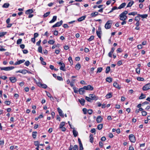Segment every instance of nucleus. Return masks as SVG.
<instances>
[{"label":"nucleus","mask_w":150,"mask_h":150,"mask_svg":"<svg viewBox=\"0 0 150 150\" xmlns=\"http://www.w3.org/2000/svg\"><path fill=\"white\" fill-rule=\"evenodd\" d=\"M128 13L127 11H125L119 15L120 19L121 21H125L127 18V16H126Z\"/></svg>","instance_id":"1"},{"label":"nucleus","mask_w":150,"mask_h":150,"mask_svg":"<svg viewBox=\"0 0 150 150\" xmlns=\"http://www.w3.org/2000/svg\"><path fill=\"white\" fill-rule=\"evenodd\" d=\"M112 24V20H109L108 21L105 25V28L107 29L110 28L111 27Z\"/></svg>","instance_id":"2"},{"label":"nucleus","mask_w":150,"mask_h":150,"mask_svg":"<svg viewBox=\"0 0 150 150\" xmlns=\"http://www.w3.org/2000/svg\"><path fill=\"white\" fill-rule=\"evenodd\" d=\"M14 68V67H0V69L1 70H4L5 71H8L11 70Z\"/></svg>","instance_id":"3"},{"label":"nucleus","mask_w":150,"mask_h":150,"mask_svg":"<svg viewBox=\"0 0 150 150\" xmlns=\"http://www.w3.org/2000/svg\"><path fill=\"white\" fill-rule=\"evenodd\" d=\"M57 63L61 65V67L60 68V69L61 70H62L63 71H66L65 69H64L65 67V65L63 63L58 62H57Z\"/></svg>","instance_id":"4"},{"label":"nucleus","mask_w":150,"mask_h":150,"mask_svg":"<svg viewBox=\"0 0 150 150\" xmlns=\"http://www.w3.org/2000/svg\"><path fill=\"white\" fill-rule=\"evenodd\" d=\"M129 139L132 142H134L135 141V137L133 134H130L129 136Z\"/></svg>","instance_id":"5"},{"label":"nucleus","mask_w":150,"mask_h":150,"mask_svg":"<svg viewBox=\"0 0 150 150\" xmlns=\"http://www.w3.org/2000/svg\"><path fill=\"white\" fill-rule=\"evenodd\" d=\"M84 88L86 90L92 91L93 90V86L90 85H88L87 86H84Z\"/></svg>","instance_id":"6"},{"label":"nucleus","mask_w":150,"mask_h":150,"mask_svg":"<svg viewBox=\"0 0 150 150\" xmlns=\"http://www.w3.org/2000/svg\"><path fill=\"white\" fill-rule=\"evenodd\" d=\"M63 21L62 20H61L59 22H57L54 25H53L52 27V28H55L56 27H59L61 25Z\"/></svg>","instance_id":"7"},{"label":"nucleus","mask_w":150,"mask_h":150,"mask_svg":"<svg viewBox=\"0 0 150 150\" xmlns=\"http://www.w3.org/2000/svg\"><path fill=\"white\" fill-rule=\"evenodd\" d=\"M150 89V83H148L144 86L142 89L144 91H146Z\"/></svg>","instance_id":"8"},{"label":"nucleus","mask_w":150,"mask_h":150,"mask_svg":"<svg viewBox=\"0 0 150 150\" xmlns=\"http://www.w3.org/2000/svg\"><path fill=\"white\" fill-rule=\"evenodd\" d=\"M89 96L91 98L92 100H96L98 99V97L94 94H90L89 95Z\"/></svg>","instance_id":"9"},{"label":"nucleus","mask_w":150,"mask_h":150,"mask_svg":"<svg viewBox=\"0 0 150 150\" xmlns=\"http://www.w3.org/2000/svg\"><path fill=\"white\" fill-rule=\"evenodd\" d=\"M57 110L59 112V115L60 116L62 117H64V115L61 109L60 108H57Z\"/></svg>","instance_id":"10"},{"label":"nucleus","mask_w":150,"mask_h":150,"mask_svg":"<svg viewBox=\"0 0 150 150\" xmlns=\"http://www.w3.org/2000/svg\"><path fill=\"white\" fill-rule=\"evenodd\" d=\"M85 90L84 88V87L82 88H81L79 89V93L80 95L83 94L85 92Z\"/></svg>","instance_id":"11"},{"label":"nucleus","mask_w":150,"mask_h":150,"mask_svg":"<svg viewBox=\"0 0 150 150\" xmlns=\"http://www.w3.org/2000/svg\"><path fill=\"white\" fill-rule=\"evenodd\" d=\"M9 79L11 82L15 83L17 81L16 78L15 77H11L9 78Z\"/></svg>","instance_id":"12"},{"label":"nucleus","mask_w":150,"mask_h":150,"mask_svg":"<svg viewBox=\"0 0 150 150\" xmlns=\"http://www.w3.org/2000/svg\"><path fill=\"white\" fill-rule=\"evenodd\" d=\"M25 61V60L24 59L21 60L19 61H18L17 62H16L15 64L14 65H18L22 63H23Z\"/></svg>","instance_id":"13"},{"label":"nucleus","mask_w":150,"mask_h":150,"mask_svg":"<svg viewBox=\"0 0 150 150\" xmlns=\"http://www.w3.org/2000/svg\"><path fill=\"white\" fill-rule=\"evenodd\" d=\"M98 30L99 31H96V34L97 35L99 38H101V35H100V32H101V29L100 27H99L98 28Z\"/></svg>","instance_id":"14"},{"label":"nucleus","mask_w":150,"mask_h":150,"mask_svg":"<svg viewBox=\"0 0 150 150\" xmlns=\"http://www.w3.org/2000/svg\"><path fill=\"white\" fill-rule=\"evenodd\" d=\"M75 128H73V129L72 131L73 134L75 137H77L78 135V132L77 131L74 129Z\"/></svg>","instance_id":"15"},{"label":"nucleus","mask_w":150,"mask_h":150,"mask_svg":"<svg viewBox=\"0 0 150 150\" xmlns=\"http://www.w3.org/2000/svg\"><path fill=\"white\" fill-rule=\"evenodd\" d=\"M103 119V118H102L100 116H98L96 119L97 122L98 123H100L102 121Z\"/></svg>","instance_id":"16"},{"label":"nucleus","mask_w":150,"mask_h":150,"mask_svg":"<svg viewBox=\"0 0 150 150\" xmlns=\"http://www.w3.org/2000/svg\"><path fill=\"white\" fill-rule=\"evenodd\" d=\"M86 17V16H82L78 18L77 20L79 22H81L84 20Z\"/></svg>","instance_id":"17"},{"label":"nucleus","mask_w":150,"mask_h":150,"mask_svg":"<svg viewBox=\"0 0 150 150\" xmlns=\"http://www.w3.org/2000/svg\"><path fill=\"white\" fill-rule=\"evenodd\" d=\"M79 101L82 105H84V103L85 102V100L83 98H81V99H79Z\"/></svg>","instance_id":"18"},{"label":"nucleus","mask_w":150,"mask_h":150,"mask_svg":"<svg viewBox=\"0 0 150 150\" xmlns=\"http://www.w3.org/2000/svg\"><path fill=\"white\" fill-rule=\"evenodd\" d=\"M126 5V4L125 3H123L119 7L117 8L118 9H121L122 8H123Z\"/></svg>","instance_id":"19"},{"label":"nucleus","mask_w":150,"mask_h":150,"mask_svg":"<svg viewBox=\"0 0 150 150\" xmlns=\"http://www.w3.org/2000/svg\"><path fill=\"white\" fill-rule=\"evenodd\" d=\"M57 18V16H54L53 17V18L52 20L50 21L49 23H52L55 22Z\"/></svg>","instance_id":"20"},{"label":"nucleus","mask_w":150,"mask_h":150,"mask_svg":"<svg viewBox=\"0 0 150 150\" xmlns=\"http://www.w3.org/2000/svg\"><path fill=\"white\" fill-rule=\"evenodd\" d=\"M33 12V11L32 9L27 10L25 12V13L27 14H29Z\"/></svg>","instance_id":"21"},{"label":"nucleus","mask_w":150,"mask_h":150,"mask_svg":"<svg viewBox=\"0 0 150 150\" xmlns=\"http://www.w3.org/2000/svg\"><path fill=\"white\" fill-rule=\"evenodd\" d=\"M113 86L115 88H118L120 89V87L119 86V85L118 83L116 82H115L113 84Z\"/></svg>","instance_id":"22"},{"label":"nucleus","mask_w":150,"mask_h":150,"mask_svg":"<svg viewBox=\"0 0 150 150\" xmlns=\"http://www.w3.org/2000/svg\"><path fill=\"white\" fill-rule=\"evenodd\" d=\"M46 94L47 96L50 98L51 100H54L53 98L52 97V96L48 92H46Z\"/></svg>","instance_id":"23"},{"label":"nucleus","mask_w":150,"mask_h":150,"mask_svg":"<svg viewBox=\"0 0 150 150\" xmlns=\"http://www.w3.org/2000/svg\"><path fill=\"white\" fill-rule=\"evenodd\" d=\"M98 15V13L97 12H95L92 13L91 14V16L92 17H95Z\"/></svg>","instance_id":"24"},{"label":"nucleus","mask_w":150,"mask_h":150,"mask_svg":"<svg viewBox=\"0 0 150 150\" xmlns=\"http://www.w3.org/2000/svg\"><path fill=\"white\" fill-rule=\"evenodd\" d=\"M112 96V94L111 93H110L107 94L105 97L107 99H109L111 98Z\"/></svg>","instance_id":"25"},{"label":"nucleus","mask_w":150,"mask_h":150,"mask_svg":"<svg viewBox=\"0 0 150 150\" xmlns=\"http://www.w3.org/2000/svg\"><path fill=\"white\" fill-rule=\"evenodd\" d=\"M138 15L139 16L141 17V18H146L148 16L146 14H143V15H140V14H139Z\"/></svg>","instance_id":"26"},{"label":"nucleus","mask_w":150,"mask_h":150,"mask_svg":"<svg viewBox=\"0 0 150 150\" xmlns=\"http://www.w3.org/2000/svg\"><path fill=\"white\" fill-rule=\"evenodd\" d=\"M81 65L79 64H77L75 66V68L77 70H79L81 68Z\"/></svg>","instance_id":"27"},{"label":"nucleus","mask_w":150,"mask_h":150,"mask_svg":"<svg viewBox=\"0 0 150 150\" xmlns=\"http://www.w3.org/2000/svg\"><path fill=\"white\" fill-rule=\"evenodd\" d=\"M134 3V2L133 1H132L129 2L128 4L127 7H131L132 5Z\"/></svg>","instance_id":"28"},{"label":"nucleus","mask_w":150,"mask_h":150,"mask_svg":"<svg viewBox=\"0 0 150 150\" xmlns=\"http://www.w3.org/2000/svg\"><path fill=\"white\" fill-rule=\"evenodd\" d=\"M106 80L107 82L110 83L112 81V79L110 77H108L106 78Z\"/></svg>","instance_id":"29"},{"label":"nucleus","mask_w":150,"mask_h":150,"mask_svg":"<svg viewBox=\"0 0 150 150\" xmlns=\"http://www.w3.org/2000/svg\"><path fill=\"white\" fill-rule=\"evenodd\" d=\"M89 138H90V142L91 143H93V135L92 134H91L89 136Z\"/></svg>","instance_id":"30"},{"label":"nucleus","mask_w":150,"mask_h":150,"mask_svg":"<svg viewBox=\"0 0 150 150\" xmlns=\"http://www.w3.org/2000/svg\"><path fill=\"white\" fill-rule=\"evenodd\" d=\"M146 98V96L142 93H141V96H139V98L140 99H143Z\"/></svg>","instance_id":"31"},{"label":"nucleus","mask_w":150,"mask_h":150,"mask_svg":"<svg viewBox=\"0 0 150 150\" xmlns=\"http://www.w3.org/2000/svg\"><path fill=\"white\" fill-rule=\"evenodd\" d=\"M9 6V4L8 3H5L2 6L3 8H8Z\"/></svg>","instance_id":"32"},{"label":"nucleus","mask_w":150,"mask_h":150,"mask_svg":"<svg viewBox=\"0 0 150 150\" xmlns=\"http://www.w3.org/2000/svg\"><path fill=\"white\" fill-rule=\"evenodd\" d=\"M65 124V122H61L59 125V128H61L62 127H63L64 125Z\"/></svg>","instance_id":"33"},{"label":"nucleus","mask_w":150,"mask_h":150,"mask_svg":"<svg viewBox=\"0 0 150 150\" xmlns=\"http://www.w3.org/2000/svg\"><path fill=\"white\" fill-rule=\"evenodd\" d=\"M103 127V125L100 124L99 125L97 126V128L98 129L100 130L102 129Z\"/></svg>","instance_id":"34"},{"label":"nucleus","mask_w":150,"mask_h":150,"mask_svg":"<svg viewBox=\"0 0 150 150\" xmlns=\"http://www.w3.org/2000/svg\"><path fill=\"white\" fill-rule=\"evenodd\" d=\"M40 85L41 87L44 88H46L47 87V86L45 84H42L41 83H40Z\"/></svg>","instance_id":"35"},{"label":"nucleus","mask_w":150,"mask_h":150,"mask_svg":"<svg viewBox=\"0 0 150 150\" xmlns=\"http://www.w3.org/2000/svg\"><path fill=\"white\" fill-rule=\"evenodd\" d=\"M117 9H118V8L116 6H114L112 8L111 10L110 11H109L108 13H111L114 10Z\"/></svg>","instance_id":"36"},{"label":"nucleus","mask_w":150,"mask_h":150,"mask_svg":"<svg viewBox=\"0 0 150 150\" xmlns=\"http://www.w3.org/2000/svg\"><path fill=\"white\" fill-rule=\"evenodd\" d=\"M55 42L54 40H50L48 42V43L52 45L54 44Z\"/></svg>","instance_id":"37"},{"label":"nucleus","mask_w":150,"mask_h":150,"mask_svg":"<svg viewBox=\"0 0 150 150\" xmlns=\"http://www.w3.org/2000/svg\"><path fill=\"white\" fill-rule=\"evenodd\" d=\"M38 51L40 53H42V48L41 46H40L38 48Z\"/></svg>","instance_id":"38"},{"label":"nucleus","mask_w":150,"mask_h":150,"mask_svg":"<svg viewBox=\"0 0 150 150\" xmlns=\"http://www.w3.org/2000/svg\"><path fill=\"white\" fill-rule=\"evenodd\" d=\"M110 67H108L106 68L105 72L106 73H108L110 71Z\"/></svg>","instance_id":"39"},{"label":"nucleus","mask_w":150,"mask_h":150,"mask_svg":"<svg viewBox=\"0 0 150 150\" xmlns=\"http://www.w3.org/2000/svg\"><path fill=\"white\" fill-rule=\"evenodd\" d=\"M37 133L36 132H33L32 133V136L34 138H35L36 137V134Z\"/></svg>","instance_id":"40"},{"label":"nucleus","mask_w":150,"mask_h":150,"mask_svg":"<svg viewBox=\"0 0 150 150\" xmlns=\"http://www.w3.org/2000/svg\"><path fill=\"white\" fill-rule=\"evenodd\" d=\"M86 99L87 100L88 102H91L92 100L91 99V98L89 97L86 96Z\"/></svg>","instance_id":"41"},{"label":"nucleus","mask_w":150,"mask_h":150,"mask_svg":"<svg viewBox=\"0 0 150 150\" xmlns=\"http://www.w3.org/2000/svg\"><path fill=\"white\" fill-rule=\"evenodd\" d=\"M50 13V12H48L46 13H45L44 15H43V16L44 17H47Z\"/></svg>","instance_id":"42"},{"label":"nucleus","mask_w":150,"mask_h":150,"mask_svg":"<svg viewBox=\"0 0 150 150\" xmlns=\"http://www.w3.org/2000/svg\"><path fill=\"white\" fill-rule=\"evenodd\" d=\"M73 149L74 150H78V146L76 145H75L73 146Z\"/></svg>","instance_id":"43"},{"label":"nucleus","mask_w":150,"mask_h":150,"mask_svg":"<svg viewBox=\"0 0 150 150\" xmlns=\"http://www.w3.org/2000/svg\"><path fill=\"white\" fill-rule=\"evenodd\" d=\"M103 68L102 67H98L97 69V73L100 72L102 71Z\"/></svg>","instance_id":"44"},{"label":"nucleus","mask_w":150,"mask_h":150,"mask_svg":"<svg viewBox=\"0 0 150 150\" xmlns=\"http://www.w3.org/2000/svg\"><path fill=\"white\" fill-rule=\"evenodd\" d=\"M22 41L21 39H18L17 41V44H20L21 43Z\"/></svg>","instance_id":"45"},{"label":"nucleus","mask_w":150,"mask_h":150,"mask_svg":"<svg viewBox=\"0 0 150 150\" xmlns=\"http://www.w3.org/2000/svg\"><path fill=\"white\" fill-rule=\"evenodd\" d=\"M79 150H83V147L82 144H79Z\"/></svg>","instance_id":"46"},{"label":"nucleus","mask_w":150,"mask_h":150,"mask_svg":"<svg viewBox=\"0 0 150 150\" xmlns=\"http://www.w3.org/2000/svg\"><path fill=\"white\" fill-rule=\"evenodd\" d=\"M140 20V18L139 16L136 17L135 18V20L137 22H139Z\"/></svg>","instance_id":"47"},{"label":"nucleus","mask_w":150,"mask_h":150,"mask_svg":"<svg viewBox=\"0 0 150 150\" xmlns=\"http://www.w3.org/2000/svg\"><path fill=\"white\" fill-rule=\"evenodd\" d=\"M94 38V36L92 35L88 39L89 41H91L93 40Z\"/></svg>","instance_id":"48"},{"label":"nucleus","mask_w":150,"mask_h":150,"mask_svg":"<svg viewBox=\"0 0 150 150\" xmlns=\"http://www.w3.org/2000/svg\"><path fill=\"white\" fill-rule=\"evenodd\" d=\"M137 79L139 81H144V79L143 78H142V77H138L137 78Z\"/></svg>","instance_id":"49"},{"label":"nucleus","mask_w":150,"mask_h":150,"mask_svg":"<svg viewBox=\"0 0 150 150\" xmlns=\"http://www.w3.org/2000/svg\"><path fill=\"white\" fill-rule=\"evenodd\" d=\"M29 62L28 61H27L25 62L24 63V64L26 66H28L29 65Z\"/></svg>","instance_id":"50"},{"label":"nucleus","mask_w":150,"mask_h":150,"mask_svg":"<svg viewBox=\"0 0 150 150\" xmlns=\"http://www.w3.org/2000/svg\"><path fill=\"white\" fill-rule=\"evenodd\" d=\"M6 33V32L0 33V37H2L5 35Z\"/></svg>","instance_id":"51"},{"label":"nucleus","mask_w":150,"mask_h":150,"mask_svg":"<svg viewBox=\"0 0 150 150\" xmlns=\"http://www.w3.org/2000/svg\"><path fill=\"white\" fill-rule=\"evenodd\" d=\"M68 60L70 62L71 64V63H73V61L72 59V58L70 56L68 58Z\"/></svg>","instance_id":"52"},{"label":"nucleus","mask_w":150,"mask_h":150,"mask_svg":"<svg viewBox=\"0 0 150 150\" xmlns=\"http://www.w3.org/2000/svg\"><path fill=\"white\" fill-rule=\"evenodd\" d=\"M39 142L38 141H35L34 142V144L37 146H39Z\"/></svg>","instance_id":"53"},{"label":"nucleus","mask_w":150,"mask_h":150,"mask_svg":"<svg viewBox=\"0 0 150 150\" xmlns=\"http://www.w3.org/2000/svg\"><path fill=\"white\" fill-rule=\"evenodd\" d=\"M142 115L144 116H145L147 115V112L145 111H143L142 112Z\"/></svg>","instance_id":"54"},{"label":"nucleus","mask_w":150,"mask_h":150,"mask_svg":"<svg viewBox=\"0 0 150 150\" xmlns=\"http://www.w3.org/2000/svg\"><path fill=\"white\" fill-rule=\"evenodd\" d=\"M92 112H93V111H92V110L90 109V110H88V113L89 115L91 114L92 113Z\"/></svg>","instance_id":"55"},{"label":"nucleus","mask_w":150,"mask_h":150,"mask_svg":"<svg viewBox=\"0 0 150 150\" xmlns=\"http://www.w3.org/2000/svg\"><path fill=\"white\" fill-rule=\"evenodd\" d=\"M83 111L84 114H86L87 113V110L86 108H84L83 109Z\"/></svg>","instance_id":"56"},{"label":"nucleus","mask_w":150,"mask_h":150,"mask_svg":"<svg viewBox=\"0 0 150 150\" xmlns=\"http://www.w3.org/2000/svg\"><path fill=\"white\" fill-rule=\"evenodd\" d=\"M5 103L7 105H9L10 104V102L9 101H6L5 102Z\"/></svg>","instance_id":"57"},{"label":"nucleus","mask_w":150,"mask_h":150,"mask_svg":"<svg viewBox=\"0 0 150 150\" xmlns=\"http://www.w3.org/2000/svg\"><path fill=\"white\" fill-rule=\"evenodd\" d=\"M90 132L92 133H94V134H95V132H96V130L95 128H93L90 131Z\"/></svg>","instance_id":"58"},{"label":"nucleus","mask_w":150,"mask_h":150,"mask_svg":"<svg viewBox=\"0 0 150 150\" xmlns=\"http://www.w3.org/2000/svg\"><path fill=\"white\" fill-rule=\"evenodd\" d=\"M136 72L138 74H139L140 73V68H138L136 69Z\"/></svg>","instance_id":"59"},{"label":"nucleus","mask_w":150,"mask_h":150,"mask_svg":"<svg viewBox=\"0 0 150 150\" xmlns=\"http://www.w3.org/2000/svg\"><path fill=\"white\" fill-rule=\"evenodd\" d=\"M111 0H108V1L107 2H106V4L107 5H109V4H110V3H111Z\"/></svg>","instance_id":"60"},{"label":"nucleus","mask_w":150,"mask_h":150,"mask_svg":"<svg viewBox=\"0 0 150 150\" xmlns=\"http://www.w3.org/2000/svg\"><path fill=\"white\" fill-rule=\"evenodd\" d=\"M27 71L26 70H25V69L22 70L21 73L23 74H25L26 73Z\"/></svg>","instance_id":"61"},{"label":"nucleus","mask_w":150,"mask_h":150,"mask_svg":"<svg viewBox=\"0 0 150 150\" xmlns=\"http://www.w3.org/2000/svg\"><path fill=\"white\" fill-rule=\"evenodd\" d=\"M4 143L3 140H0V145H3Z\"/></svg>","instance_id":"62"},{"label":"nucleus","mask_w":150,"mask_h":150,"mask_svg":"<svg viewBox=\"0 0 150 150\" xmlns=\"http://www.w3.org/2000/svg\"><path fill=\"white\" fill-rule=\"evenodd\" d=\"M57 79L59 81H62L63 80L61 76H57Z\"/></svg>","instance_id":"63"},{"label":"nucleus","mask_w":150,"mask_h":150,"mask_svg":"<svg viewBox=\"0 0 150 150\" xmlns=\"http://www.w3.org/2000/svg\"><path fill=\"white\" fill-rule=\"evenodd\" d=\"M122 64V62L120 60L118 62L117 64L119 65L120 66Z\"/></svg>","instance_id":"64"}]
</instances>
